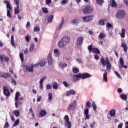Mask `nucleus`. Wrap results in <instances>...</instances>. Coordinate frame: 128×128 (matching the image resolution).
Here are the masks:
<instances>
[{
	"label": "nucleus",
	"instance_id": "f257e3e1",
	"mask_svg": "<svg viewBox=\"0 0 128 128\" xmlns=\"http://www.w3.org/2000/svg\"><path fill=\"white\" fill-rule=\"evenodd\" d=\"M100 64L102 66H106H106L107 70L112 68V64H110V60H108V57L106 58V60H104V57H102L100 58Z\"/></svg>",
	"mask_w": 128,
	"mask_h": 128
},
{
	"label": "nucleus",
	"instance_id": "f03ea898",
	"mask_svg": "<svg viewBox=\"0 0 128 128\" xmlns=\"http://www.w3.org/2000/svg\"><path fill=\"white\" fill-rule=\"evenodd\" d=\"M70 38L68 36L63 37L58 43L59 48H64L66 46L68 43L70 42Z\"/></svg>",
	"mask_w": 128,
	"mask_h": 128
},
{
	"label": "nucleus",
	"instance_id": "7ed1b4c3",
	"mask_svg": "<svg viewBox=\"0 0 128 128\" xmlns=\"http://www.w3.org/2000/svg\"><path fill=\"white\" fill-rule=\"evenodd\" d=\"M126 14L124 10H118L116 13V16L119 20H122L124 18Z\"/></svg>",
	"mask_w": 128,
	"mask_h": 128
},
{
	"label": "nucleus",
	"instance_id": "20e7f679",
	"mask_svg": "<svg viewBox=\"0 0 128 128\" xmlns=\"http://www.w3.org/2000/svg\"><path fill=\"white\" fill-rule=\"evenodd\" d=\"M74 78H80L82 80H86V78H92V75L88 73H83L82 74H79L77 75H74Z\"/></svg>",
	"mask_w": 128,
	"mask_h": 128
},
{
	"label": "nucleus",
	"instance_id": "39448f33",
	"mask_svg": "<svg viewBox=\"0 0 128 128\" xmlns=\"http://www.w3.org/2000/svg\"><path fill=\"white\" fill-rule=\"evenodd\" d=\"M94 8H92V6H88L83 9L82 12L84 14H90L92 12Z\"/></svg>",
	"mask_w": 128,
	"mask_h": 128
},
{
	"label": "nucleus",
	"instance_id": "423d86ee",
	"mask_svg": "<svg viewBox=\"0 0 128 128\" xmlns=\"http://www.w3.org/2000/svg\"><path fill=\"white\" fill-rule=\"evenodd\" d=\"M76 108V101L74 100L69 104L67 110L68 112H70V110H74Z\"/></svg>",
	"mask_w": 128,
	"mask_h": 128
},
{
	"label": "nucleus",
	"instance_id": "0eeeda50",
	"mask_svg": "<svg viewBox=\"0 0 128 128\" xmlns=\"http://www.w3.org/2000/svg\"><path fill=\"white\" fill-rule=\"evenodd\" d=\"M64 120L66 122L65 126L67 128H72V122L70 121V118L68 115H66L64 118Z\"/></svg>",
	"mask_w": 128,
	"mask_h": 128
},
{
	"label": "nucleus",
	"instance_id": "6e6552de",
	"mask_svg": "<svg viewBox=\"0 0 128 128\" xmlns=\"http://www.w3.org/2000/svg\"><path fill=\"white\" fill-rule=\"evenodd\" d=\"M94 15H89L87 16H84L82 17V19L83 20L84 22H90L94 18Z\"/></svg>",
	"mask_w": 128,
	"mask_h": 128
},
{
	"label": "nucleus",
	"instance_id": "1a4fd4ad",
	"mask_svg": "<svg viewBox=\"0 0 128 128\" xmlns=\"http://www.w3.org/2000/svg\"><path fill=\"white\" fill-rule=\"evenodd\" d=\"M83 42H84V37L79 36L77 38V40H76L77 46H82Z\"/></svg>",
	"mask_w": 128,
	"mask_h": 128
},
{
	"label": "nucleus",
	"instance_id": "9d476101",
	"mask_svg": "<svg viewBox=\"0 0 128 128\" xmlns=\"http://www.w3.org/2000/svg\"><path fill=\"white\" fill-rule=\"evenodd\" d=\"M4 94L6 96H10V92L8 88V87L4 86L3 88Z\"/></svg>",
	"mask_w": 128,
	"mask_h": 128
},
{
	"label": "nucleus",
	"instance_id": "9b49d317",
	"mask_svg": "<svg viewBox=\"0 0 128 128\" xmlns=\"http://www.w3.org/2000/svg\"><path fill=\"white\" fill-rule=\"evenodd\" d=\"M84 114L86 120H90V114H88V108H85L84 110Z\"/></svg>",
	"mask_w": 128,
	"mask_h": 128
},
{
	"label": "nucleus",
	"instance_id": "f8f14e48",
	"mask_svg": "<svg viewBox=\"0 0 128 128\" xmlns=\"http://www.w3.org/2000/svg\"><path fill=\"white\" fill-rule=\"evenodd\" d=\"M4 4H6V8H8V10H12V6H10V2L6 0H4Z\"/></svg>",
	"mask_w": 128,
	"mask_h": 128
},
{
	"label": "nucleus",
	"instance_id": "ddd939ff",
	"mask_svg": "<svg viewBox=\"0 0 128 128\" xmlns=\"http://www.w3.org/2000/svg\"><path fill=\"white\" fill-rule=\"evenodd\" d=\"M46 114V110H41L38 114V116L40 118H42L44 116H45Z\"/></svg>",
	"mask_w": 128,
	"mask_h": 128
},
{
	"label": "nucleus",
	"instance_id": "4468645a",
	"mask_svg": "<svg viewBox=\"0 0 128 128\" xmlns=\"http://www.w3.org/2000/svg\"><path fill=\"white\" fill-rule=\"evenodd\" d=\"M122 48H123L124 51V52H128V46L124 42H122L121 44Z\"/></svg>",
	"mask_w": 128,
	"mask_h": 128
},
{
	"label": "nucleus",
	"instance_id": "2eb2a0df",
	"mask_svg": "<svg viewBox=\"0 0 128 128\" xmlns=\"http://www.w3.org/2000/svg\"><path fill=\"white\" fill-rule=\"evenodd\" d=\"M47 60L48 64H52V54L50 53L48 54Z\"/></svg>",
	"mask_w": 128,
	"mask_h": 128
},
{
	"label": "nucleus",
	"instance_id": "dca6fc26",
	"mask_svg": "<svg viewBox=\"0 0 128 128\" xmlns=\"http://www.w3.org/2000/svg\"><path fill=\"white\" fill-rule=\"evenodd\" d=\"M64 17H62L61 23L60 24L59 26L57 28V30H62V25L64 24Z\"/></svg>",
	"mask_w": 128,
	"mask_h": 128
},
{
	"label": "nucleus",
	"instance_id": "f3484780",
	"mask_svg": "<svg viewBox=\"0 0 128 128\" xmlns=\"http://www.w3.org/2000/svg\"><path fill=\"white\" fill-rule=\"evenodd\" d=\"M26 70H27L29 72H34V65L30 66L28 67L26 66Z\"/></svg>",
	"mask_w": 128,
	"mask_h": 128
},
{
	"label": "nucleus",
	"instance_id": "a211bd4d",
	"mask_svg": "<svg viewBox=\"0 0 128 128\" xmlns=\"http://www.w3.org/2000/svg\"><path fill=\"white\" fill-rule=\"evenodd\" d=\"M76 94V92L74 90H70L66 92L67 96H72Z\"/></svg>",
	"mask_w": 128,
	"mask_h": 128
},
{
	"label": "nucleus",
	"instance_id": "6ab92c4d",
	"mask_svg": "<svg viewBox=\"0 0 128 128\" xmlns=\"http://www.w3.org/2000/svg\"><path fill=\"white\" fill-rule=\"evenodd\" d=\"M14 14H20V6H17L14 8Z\"/></svg>",
	"mask_w": 128,
	"mask_h": 128
},
{
	"label": "nucleus",
	"instance_id": "aec40b11",
	"mask_svg": "<svg viewBox=\"0 0 128 128\" xmlns=\"http://www.w3.org/2000/svg\"><path fill=\"white\" fill-rule=\"evenodd\" d=\"M103 76L104 80H105L106 82H108V72L106 70H104V74Z\"/></svg>",
	"mask_w": 128,
	"mask_h": 128
},
{
	"label": "nucleus",
	"instance_id": "412c9836",
	"mask_svg": "<svg viewBox=\"0 0 128 128\" xmlns=\"http://www.w3.org/2000/svg\"><path fill=\"white\" fill-rule=\"evenodd\" d=\"M126 29L122 28V33L120 34V36L121 38H124V37L126 36Z\"/></svg>",
	"mask_w": 128,
	"mask_h": 128
},
{
	"label": "nucleus",
	"instance_id": "4be33fe9",
	"mask_svg": "<svg viewBox=\"0 0 128 128\" xmlns=\"http://www.w3.org/2000/svg\"><path fill=\"white\" fill-rule=\"evenodd\" d=\"M110 116H116V110L112 109L110 112Z\"/></svg>",
	"mask_w": 128,
	"mask_h": 128
},
{
	"label": "nucleus",
	"instance_id": "5701e85b",
	"mask_svg": "<svg viewBox=\"0 0 128 128\" xmlns=\"http://www.w3.org/2000/svg\"><path fill=\"white\" fill-rule=\"evenodd\" d=\"M59 66L61 68H66L68 66V64L66 63H62V62H60L59 64Z\"/></svg>",
	"mask_w": 128,
	"mask_h": 128
},
{
	"label": "nucleus",
	"instance_id": "b1692460",
	"mask_svg": "<svg viewBox=\"0 0 128 128\" xmlns=\"http://www.w3.org/2000/svg\"><path fill=\"white\" fill-rule=\"evenodd\" d=\"M94 54H100V50L98 48H93L92 51Z\"/></svg>",
	"mask_w": 128,
	"mask_h": 128
},
{
	"label": "nucleus",
	"instance_id": "393cba45",
	"mask_svg": "<svg viewBox=\"0 0 128 128\" xmlns=\"http://www.w3.org/2000/svg\"><path fill=\"white\" fill-rule=\"evenodd\" d=\"M20 96V92H16L15 95V98H14L15 102H18V98Z\"/></svg>",
	"mask_w": 128,
	"mask_h": 128
},
{
	"label": "nucleus",
	"instance_id": "a878e982",
	"mask_svg": "<svg viewBox=\"0 0 128 128\" xmlns=\"http://www.w3.org/2000/svg\"><path fill=\"white\" fill-rule=\"evenodd\" d=\"M13 114H14V116H16V117L19 116L20 111H18V110H13Z\"/></svg>",
	"mask_w": 128,
	"mask_h": 128
},
{
	"label": "nucleus",
	"instance_id": "bb28decb",
	"mask_svg": "<svg viewBox=\"0 0 128 128\" xmlns=\"http://www.w3.org/2000/svg\"><path fill=\"white\" fill-rule=\"evenodd\" d=\"M34 44L32 43L30 45V48H29L30 52H32L34 50Z\"/></svg>",
	"mask_w": 128,
	"mask_h": 128
},
{
	"label": "nucleus",
	"instance_id": "cd10ccee",
	"mask_svg": "<svg viewBox=\"0 0 128 128\" xmlns=\"http://www.w3.org/2000/svg\"><path fill=\"white\" fill-rule=\"evenodd\" d=\"M11 44L14 48H16V44H14V35L11 36Z\"/></svg>",
	"mask_w": 128,
	"mask_h": 128
},
{
	"label": "nucleus",
	"instance_id": "c85d7f7f",
	"mask_svg": "<svg viewBox=\"0 0 128 128\" xmlns=\"http://www.w3.org/2000/svg\"><path fill=\"white\" fill-rule=\"evenodd\" d=\"M120 98L123 100H128V97L126 96V95L124 94H122L120 95Z\"/></svg>",
	"mask_w": 128,
	"mask_h": 128
},
{
	"label": "nucleus",
	"instance_id": "c756f323",
	"mask_svg": "<svg viewBox=\"0 0 128 128\" xmlns=\"http://www.w3.org/2000/svg\"><path fill=\"white\" fill-rule=\"evenodd\" d=\"M106 37V34L104 33H100L99 36H98V38H100V40H102V38H104Z\"/></svg>",
	"mask_w": 128,
	"mask_h": 128
},
{
	"label": "nucleus",
	"instance_id": "7c9ffc66",
	"mask_svg": "<svg viewBox=\"0 0 128 128\" xmlns=\"http://www.w3.org/2000/svg\"><path fill=\"white\" fill-rule=\"evenodd\" d=\"M72 72H73L74 74H78V72H80V70H78V68L76 67H73L72 68Z\"/></svg>",
	"mask_w": 128,
	"mask_h": 128
},
{
	"label": "nucleus",
	"instance_id": "2f4dec72",
	"mask_svg": "<svg viewBox=\"0 0 128 128\" xmlns=\"http://www.w3.org/2000/svg\"><path fill=\"white\" fill-rule=\"evenodd\" d=\"M111 6L112 8H116L117 6L116 2L114 0H112L111 4Z\"/></svg>",
	"mask_w": 128,
	"mask_h": 128
},
{
	"label": "nucleus",
	"instance_id": "473e14b6",
	"mask_svg": "<svg viewBox=\"0 0 128 128\" xmlns=\"http://www.w3.org/2000/svg\"><path fill=\"white\" fill-rule=\"evenodd\" d=\"M54 18V16L50 15L48 18V22H52V19Z\"/></svg>",
	"mask_w": 128,
	"mask_h": 128
},
{
	"label": "nucleus",
	"instance_id": "72a5a7b5",
	"mask_svg": "<svg viewBox=\"0 0 128 128\" xmlns=\"http://www.w3.org/2000/svg\"><path fill=\"white\" fill-rule=\"evenodd\" d=\"M96 2L98 4L102 6L104 2V0H96Z\"/></svg>",
	"mask_w": 128,
	"mask_h": 128
},
{
	"label": "nucleus",
	"instance_id": "f704fd0d",
	"mask_svg": "<svg viewBox=\"0 0 128 128\" xmlns=\"http://www.w3.org/2000/svg\"><path fill=\"white\" fill-rule=\"evenodd\" d=\"M40 66H44V64H46V60H44V59L42 60L40 62Z\"/></svg>",
	"mask_w": 128,
	"mask_h": 128
},
{
	"label": "nucleus",
	"instance_id": "c9c22d12",
	"mask_svg": "<svg viewBox=\"0 0 128 128\" xmlns=\"http://www.w3.org/2000/svg\"><path fill=\"white\" fill-rule=\"evenodd\" d=\"M92 108L94 110H96V102H92Z\"/></svg>",
	"mask_w": 128,
	"mask_h": 128
},
{
	"label": "nucleus",
	"instance_id": "e433bc0d",
	"mask_svg": "<svg viewBox=\"0 0 128 128\" xmlns=\"http://www.w3.org/2000/svg\"><path fill=\"white\" fill-rule=\"evenodd\" d=\"M58 82H54L53 86L52 88L54 90H58Z\"/></svg>",
	"mask_w": 128,
	"mask_h": 128
},
{
	"label": "nucleus",
	"instance_id": "4c0bfd02",
	"mask_svg": "<svg viewBox=\"0 0 128 128\" xmlns=\"http://www.w3.org/2000/svg\"><path fill=\"white\" fill-rule=\"evenodd\" d=\"M42 12L44 14H48V8H42Z\"/></svg>",
	"mask_w": 128,
	"mask_h": 128
},
{
	"label": "nucleus",
	"instance_id": "58836bf2",
	"mask_svg": "<svg viewBox=\"0 0 128 128\" xmlns=\"http://www.w3.org/2000/svg\"><path fill=\"white\" fill-rule=\"evenodd\" d=\"M20 58L21 62H23L24 60V54L20 53Z\"/></svg>",
	"mask_w": 128,
	"mask_h": 128
},
{
	"label": "nucleus",
	"instance_id": "ea45409f",
	"mask_svg": "<svg viewBox=\"0 0 128 128\" xmlns=\"http://www.w3.org/2000/svg\"><path fill=\"white\" fill-rule=\"evenodd\" d=\"M7 16L10 18H12V14H10V11L7 9Z\"/></svg>",
	"mask_w": 128,
	"mask_h": 128
},
{
	"label": "nucleus",
	"instance_id": "a19ab883",
	"mask_svg": "<svg viewBox=\"0 0 128 128\" xmlns=\"http://www.w3.org/2000/svg\"><path fill=\"white\" fill-rule=\"evenodd\" d=\"M86 106L88 108H92V104H90V102L88 101L86 102Z\"/></svg>",
	"mask_w": 128,
	"mask_h": 128
},
{
	"label": "nucleus",
	"instance_id": "79ce46f5",
	"mask_svg": "<svg viewBox=\"0 0 128 128\" xmlns=\"http://www.w3.org/2000/svg\"><path fill=\"white\" fill-rule=\"evenodd\" d=\"M120 66H123V64H124V59H122V58H120Z\"/></svg>",
	"mask_w": 128,
	"mask_h": 128
},
{
	"label": "nucleus",
	"instance_id": "37998d69",
	"mask_svg": "<svg viewBox=\"0 0 128 128\" xmlns=\"http://www.w3.org/2000/svg\"><path fill=\"white\" fill-rule=\"evenodd\" d=\"M99 24H100V26H104V20H100Z\"/></svg>",
	"mask_w": 128,
	"mask_h": 128
},
{
	"label": "nucleus",
	"instance_id": "c03bdc74",
	"mask_svg": "<svg viewBox=\"0 0 128 128\" xmlns=\"http://www.w3.org/2000/svg\"><path fill=\"white\" fill-rule=\"evenodd\" d=\"M88 50H89V52H92V50H94V48H92V44L91 45H89L88 47Z\"/></svg>",
	"mask_w": 128,
	"mask_h": 128
},
{
	"label": "nucleus",
	"instance_id": "a18cd8bd",
	"mask_svg": "<svg viewBox=\"0 0 128 128\" xmlns=\"http://www.w3.org/2000/svg\"><path fill=\"white\" fill-rule=\"evenodd\" d=\"M20 124V118H18L17 120H16L13 126H18V124Z\"/></svg>",
	"mask_w": 128,
	"mask_h": 128
},
{
	"label": "nucleus",
	"instance_id": "49530a36",
	"mask_svg": "<svg viewBox=\"0 0 128 128\" xmlns=\"http://www.w3.org/2000/svg\"><path fill=\"white\" fill-rule=\"evenodd\" d=\"M4 74L5 76H6V78H8H8H10V76H12V74H10V73L4 72Z\"/></svg>",
	"mask_w": 128,
	"mask_h": 128
},
{
	"label": "nucleus",
	"instance_id": "de8ad7c7",
	"mask_svg": "<svg viewBox=\"0 0 128 128\" xmlns=\"http://www.w3.org/2000/svg\"><path fill=\"white\" fill-rule=\"evenodd\" d=\"M114 26L112 25V24H110V23H107L106 24V28H113Z\"/></svg>",
	"mask_w": 128,
	"mask_h": 128
},
{
	"label": "nucleus",
	"instance_id": "09e8293b",
	"mask_svg": "<svg viewBox=\"0 0 128 128\" xmlns=\"http://www.w3.org/2000/svg\"><path fill=\"white\" fill-rule=\"evenodd\" d=\"M54 52L56 54L57 56H60V51L56 48L54 49Z\"/></svg>",
	"mask_w": 128,
	"mask_h": 128
},
{
	"label": "nucleus",
	"instance_id": "8fccbe9b",
	"mask_svg": "<svg viewBox=\"0 0 128 128\" xmlns=\"http://www.w3.org/2000/svg\"><path fill=\"white\" fill-rule=\"evenodd\" d=\"M40 27L36 26L34 28V32H40Z\"/></svg>",
	"mask_w": 128,
	"mask_h": 128
},
{
	"label": "nucleus",
	"instance_id": "3c124183",
	"mask_svg": "<svg viewBox=\"0 0 128 128\" xmlns=\"http://www.w3.org/2000/svg\"><path fill=\"white\" fill-rule=\"evenodd\" d=\"M48 96V100H52V93H49Z\"/></svg>",
	"mask_w": 128,
	"mask_h": 128
},
{
	"label": "nucleus",
	"instance_id": "603ef678",
	"mask_svg": "<svg viewBox=\"0 0 128 128\" xmlns=\"http://www.w3.org/2000/svg\"><path fill=\"white\" fill-rule=\"evenodd\" d=\"M46 77L44 76L43 78H42V79H40V84H42V82H44V80H46Z\"/></svg>",
	"mask_w": 128,
	"mask_h": 128
},
{
	"label": "nucleus",
	"instance_id": "864d4df0",
	"mask_svg": "<svg viewBox=\"0 0 128 128\" xmlns=\"http://www.w3.org/2000/svg\"><path fill=\"white\" fill-rule=\"evenodd\" d=\"M63 84L66 88H68V82H66L64 81Z\"/></svg>",
	"mask_w": 128,
	"mask_h": 128
},
{
	"label": "nucleus",
	"instance_id": "5fc2aeb1",
	"mask_svg": "<svg viewBox=\"0 0 128 128\" xmlns=\"http://www.w3.org/2000/svg\"><path fill=\"white\" fill-rule=\"evenodd\" d=\"M52 4V0H46V4Z\"/></svg>",
	"mask_w": 128,
	"mask_h": 128
},
{
	"label": "nucleus",
	"instance_id": "6e6d98bb",
	"mask_svg": "<svg viewBox=\"0 0 128 128\" xmlns=\"http://www.w3.org/2000/svg\"><path fill=\"white\" fill-rule=\"evenodd\" d=\"M114 72L118 78H120V74H118V72L115 71Z\"/></svg>",
	"mask_w": 128,
	"mask_h": 128
},
{
	"label": "nucleus",
	"instance_id": "4d7b16f0",
	"mask_svg": "<svg viewBox=\"0 0 128 128\" xmlns=\"http://www.w3.org/2000/svg\"><path fill=\"white\" fill-rule=\"evenodd\" d=\"M24 54H28V48H26L24 50Z\"/></svg>",
	"mask_w": 128,
	"mask_h": 128
},
{
	"label": "nucleus",
	"instance_id": "13d9d810",
	"mask_svg": "<svg viewBox=\"0 0 128 128\" xmlns=\"http://www.w3.org/2000/svg\"><path fill=\"white\" fill-rule=\"evenodd\" d=\"M12 84H14V86H16V80L14 79V78H11Z\"/></svg>",
	"mask_w": 128,
	"mask_h": 128
},
{
	"label": "nucleus",
	"instance_id": "bf43d9fd",
	"mask_svg": "<svg viewBox=\"0 0 128 128\" xmlns=\"http://www.w3.org/2000/svg\"><path fill=\"white\" fill-rule=\"evenodd\" d=\"M40 100H42V96H39L36 100V102H40Z\"/></svg>",
	"mask_w": 128,
	"mask_h": 128
},
{
	"label": "nucleus",
	"instance_id": "052dcab7",
	"mask_svg": "<svg viewBox=\"0 0 128 128\" xmlns=\"http://www.w3.org/2000/svg\"><path fill=\"white\" fill-rule=\"evenodd\" d=\"M46 88L47 90H50L52 89V86H50V84H47L46 86Z\"/></svg>",
	"mask_w": 128,
	"mask_h": 128
},
{
	"label": "nucleus",
	"instance_id": "680f3d73",
	"mask_svg": "<svg viewBox=\"0 0 128 128\" xmlns=\"http://www.w3.org/2000/svg\"><path fill=\"white\" fill-rule=\"evenodd\" d=\"M96 124V122H93V123L90 124V126L91 128H94V124Z\"/></svg>",
	"mask_w": 128,
	"mask_h": 128
},
{
	"label": "nucleus",
	"instance_id": "e2e57ef3",
	"mask_svg": "<svg viewBox=\"0 0 128 128\" xmlns=\"http://www.w3.org/2000/svg\"><path fill=\"white\" fill-rule=\"evenodd\" d=\"M4 62H8V60H10V58H8V57L4 56Z\"/></svg>",
	"mask_w": 128,
	"mask_h": 128
},
{
	"label": "nucleus",
	"instance_id": "0e129e2a",
	"mask_svg": "<svg viewBox=\"0 0 128 128\" xmlns=\"http://www.w3.org/2000/svg\"><path fill=\"white\" fill-rule=\"evenodd\" d=\"M10 118H11L12 122H14V115H12V114H11V115H10Z\"/></svg>",
	"mask_w": 128,
	"mask_h": 128
},
{
	"label": "nucleus",
	"instance_id": "69168bd1",
	"mask_svg": "<svg viewBox=\"0 0 128 128\" xmlns=\"http://www.w3.org/2000/svg\"><path fill=\"white\" fill-rule=\"evenodd\" d=\"M14 2L16 3V6H20V2H18V0H14Z\"/></svg>",
	"mask_w": 128,
	"mask_h": 128
},
{
	"label": "nucleus",
	"instance_id": "338daca9",
	"mask_svg": "<svg viewBox=\"0 0 128 128\" xmlns=\"http://www.w3.org/2000/svg\"><path fill=\"white\" fill-rule=\"evenodd\" d=\"M8 128V122H6L4 126V128Z\"/></svg>",
	"mask_w": 128,
	"mask_h": 128
},
{
	"label": "nucleus",
	"instance_id": "774afa93",
	"mask_svg": "<svg viewBox=\"0 0 128 128\" xmlns=\"http://www.w3.org/2000/svg\"><path fill=\"white\" fill-rule=\"evenodd\" d=\"M76 19H74L71 21V24H76Z\"/></svg>",
	"mask_w": 128,
	"mask_h": 128
}]
</instances>
